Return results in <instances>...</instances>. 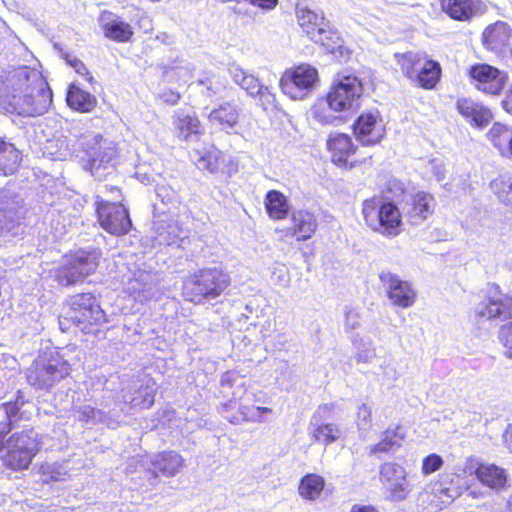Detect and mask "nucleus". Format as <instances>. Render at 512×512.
<instances>
[{
    "label": "nucleus",
    "mask_w": 512,
    "mask_h": 512,
    "mask_svg": "<svg viewBox=\"0 0 512 512\" xmlns=\"http://www.w3.org/2000/svg\"><path fill=\"white\" fill-rule=\"evenodd\" d=\"M105 321V312L96 297L91 293H81L69 298L59 324L62 330L68 328L66 322H71L84 333H94L96 331L94 327Z\"/></svg>",
    "instance_id": "f257e3e1"
},
{
    "label": "nucleus",
    "mask_w": 512,
    "mask_h": 512,
    "mask_svg": "<svg viewBox=\"0 0 512 512\" xmlns=\"http://www.w3.org/2000/svg\"><path fill=\"white\" fill-rule=\"evenodd\" d=\"M71 371V365L57 351L44 352L32 362L26 371L29 385L38 390L50 391L57 383L65 379Z\"/></svg>",
    "instance_id": "f03ea898"
},
{
    "label": "nucleus",
    "mask_w": 512,
    "mask_h": 512,
    "mask_svg": "<svg viewBox=\"0 0 512 512\" xmlns=\"http://www.w3.org/2000/svg\"><path fill=\"white\" fill-rule=\"evenodd\" d=\"M231 278L222 269L206 268L188 277L183 285L185 298L194 303L214 300L230 286Z\"/></svg>",
    "instance_id": "7ed1b4c3"
},
{
    "label": "nucleus",
    "mask_w": 512,
    "mask_h": 512,
    "mask_svg": "<svg viewBox=\"0 0 512 512\" xmlns=\"http://www.w3.org/2000/svg\"><path fill=\"white\" fill-rule=\"evenodd\" d=\"M78 145L88 157L85 168L96 179L101 180L105 176V171L114 168L118 149L113 140L101 134L88 132L79 137Z\"/></svg>",
    "instance_id": "20e7f679"
},
{
    "label": "nucleus",
    "mask_w": 512,
    "mask_h": 512,
    "mask_svg": "<svg viewBox=\"0 0 512 512\" xmlns=\"http://www.w3.org/2000/svg\"><path fill=\"white\" fill-rule=\"evenodd\" d=\"M362 214L366 224L375 232L394 237L401 232V215L398 207L381 198H371L363 203Z\"/></svg>",
    "instance_id": "39448f33"
},
{
    "label": "nucleus",
    "mask_w": 512,
    "mask_h": 512,
    "mask_svg": "<svg viewBox=\"0 0 512 512\" xmlns=\"http://www.w3.org/2000/svg\"><path fill=\"white\" fill-rule=\"evenodd\" d=\"M23 200L8 191H0V245L13 242L25 230Z\"/></svg>",
    "instance_id": "423d86ee"
},
{
    "label": "nucleus",
    "mask_w": 512,
    "mask_h": 512,
    "mask_svg": "<svg viewBox=\"0 0 512 512\" xmlns=\"http://www.w3.org/2000/svg\"><path fill=\"white\" fill-rule=\"evenodd\" d=\"M52 103V91L45 81V86H32L28 91L10 95L7 101L1 102L5 108L24 117H36L44 114Z\"/></svg>",
    "instance_id": "0eeeda50"
},
{
    "label": "nucleus",
    "mask_w": 512,
    "mask_h": 512,
    "mask_svg": "<svg viewBox=\"0 0 512 512\" xmlns=\"http://www.w3.org/2000/svg\"><path fill=\"white\" fill-rule=\"evenodd\" d=\"M101 251L99 249L80 250L57 271V280L63 286H70L83 281L94 273L99 265Z\"/></svg>",
    "instance_id": "6e6552de"
},
{
    "label": "nucleus",
    "mask_w": 512,
    "mask_h": 512,
    "mask_svg": "<svg viewBox=\"0 0 512 512\" xmlns=\"http://www.w3.org/2000/svg\"><path fill=\"white\" fill-rule=\"evenodd\" d=\"M318 84V72L309 64H301L285 71L280 80L283 93L293 100H303Z\"/></svg>",
    "instance_id": "1a4fd4ad"
},
{
    "label": "nucleus",
    "mask_w": 512,
    "mask_h": 512,
    "mask_svg": "<svg viewBox=\"0 0 512 512\" xmlns=\"http://www.w3.org/2000/svg\"><path fill=\"white\" fill-rule=\"evenodd\" d=\"M122 282L125 291L140 303L152 300L160 291L158 275L137 264H133V267L127 266Z\"/></svg>",
    "instance_id": "9d476101"
},
{
    "label": "nucleus",
    "mask_w": 512,
    "mask_h": 512,
    "mask_svg": "<svg viewBox=\"0 0 512 512\" xmlns=\"http://www.w3.org/2000/svg\"><path fill=\"white\" fill-rule=\"evenodd\" d=\"M95 205L99 223L106 232L121 236L130 231L132 223L124 205L104 200L100 196L96 197Z\"/></svg>",
    "instance_id": "9b49d317"
},
{
    "label": "nucleus",
    "mask_w": 512,
    "mask_h": 512,
    "mask_svg": "<svg viewBox=\"0 0 512 512\" xmlns=\"http://www.w3.org/2000/svg\"><path fill=\"white\" fill-rule=\"evenodd\" d=\"M0 78V102L7 101L10 95L28 91L32 86H45V79L41 73L27 66L5 71Z\"/></svg>",
    "instance_id": "f8f14e48"
},
{
    "label": "nucleus",
    "mask_w": 512,
    "mask_h": 512,
    "mask_svg": "<svg viewBox=\"0 0 512 512\" xmlns=\"http://www.w3.org/2000/svg\"><path fill=\"white\" fill-rule=\"evenodd\" d=\"M363 94L361 81L355 75H338V79L327 94L333 107L346 112L359 105V99Z\"/></svg>",
    "instance_id": "ddd939ff"
},
{
    "label": "nucleus",
    "mask_w": 512,
    "mask_h": 512,
    "mask_svg": "<svg viewBox=\"0 0 512 512\" xmlns=\"http://www.w3.org/2000/svg\"><path fill=\"white\" fill-rule=\"evenodd\" d=\"M468 73L474 86L489 95H499L508 80L505 72L484 63L471 66Z\"/></svg>",
    "instance_id": "4468645a"
},
{
    "label": "nucleus",
    "mask_w": 512,
    "mask_h": 512,
    "mask_svg": "<svg viewBox=\"0 0 512 512\" xmlns=\"http://www.w3.org/2000/svg\"><path fill=\"white\" fill-rule=\"evenodd\" d=\"M474 315L479 321L509 319L512 315V297L495 290L475 306Z\"/></svg>",
    "instance_id": "2eb2a0df"
},
{
    "label": "nucleus",
    "mask_w": 512,
    "mask_h": 512,
    "mask_svg": "<svg viewBox=\"0 0 512 512\" xmlns=\"http://www.w3.org/2000/svg\"><path fill=\"white\" fill-rule=\"evenodd\" d=\"M156 382L152 378L133 379L122 389V400L131 408L147 409L154 403Z\"/></svg>",
    "instance_id": "dca6fc26"
},
{
    "label": "nucleus",
    "mask_w": 512,
    "mask_h": 512,
    "mask_svg": "<svg viewBox=\"0 0 512 512\" xmlns=\"http://www.w3.org/2000/svg\"><path fill=\"white\" fill-rule=\"evenodd\" d=\"M151 467L145 471V476L151 486L158 483L159 475L173 477L181 471L184 459L175 451H164L155 455L150 462Z\"/></svg>",
    "instance_id": "f3484780"
},
{
    "label": "nucleus",
    "mask_w": 512,
    "mask_h": 512,
    "mask_svg": "<svg viewBox=\"0 0 512 512\" xmlns=\"http://www.w3.org/2000/svg\"><path fill=\"white\" fill-rule=\"evenodd\" d=\"M379 278L387 289L388 298L394 305L403 308L413 305L415 292L407 281H403L397 275L387 271L381 272Z\"/></svg>",
    "instance_id": "a211bd4d"
},
{
    "label": "nucleus",
    "mask_w": 512,
    "mask_h": 512,
    "mask_svg": "<svg viewBox=\"0 0 512 512\" xmlns=\"http://www.w3.org/2000/svg\"><path fill=\"white\" fill-rule=\"evenodd\" d=\"M240 111L236 103L223 102L207 114L208 124L211 129L231 134L238 124Z\"/></svg>",
    "instance_id": "6ab92c4d"
},
{
    "label": "nucleus",
    "mask_w": 512,
    "mask_h": 512,
    "mask_svg": "<svg viewBox=\"0 0 512 512\" xmlns=\"http://www.w3.org/2000/svg\"><path fill=\"white\" fill-rule=\"evenodd\" d=\"M356 139L363 146H373L384 137V128L378 123V115L374 113L361 114L353 124Z\"/></svg>",
    "instance_id": "aec40b11"
},
{
    "label": "nucleus",
    "mask_w": 512,
    "mask_h": 512,
    "mask_svg": "<svg viewBox=\"0 0 512 512\" xmlns=\"http://www.w3.org/2000/svg\"><path fill=\"white\" fill-rule=\"evenodd\" d=\"M436 200L425 191L415 193L405 207V215L412 225H420L434 212Z\"/></svg>",
    "instance_id": "412c9836"
},
{
    "label": "nucleus",
    "mask_w": 512,
    "mask_h": 512,
    "mask_svg": "<svg viewBox=\"0 0 512 512\" xmlns=\"http://www.w3.org/2000/svg\"><path fill=\"white\" fill-rule=\"evenodd\" d=\"M229 75L233 82L251 97L267 98V101L274 99V95L270 92L267 86H264L261 81L253 74L244 70L238 65H231L229 67Z\"/></svg>",
    "instance_id": "4be33fe9"
},
{
    "label": "nucleus",
    "mask_w": 512,
    "mask_h": 512,
    "mask_svg": "<svg viewBox=\"0 0 512 512\" xmlns=\"http://www.w3.org/2000/svg\"><path fill=\"white\" fill-rule=\"evenodd\" d=\"M512 29L508 23L497 21L485 28L482 33L484 46L495 53H500L509 45Z\"/></svg>",
    "instance_id": "5701e85b"
},
{
    "label": "nucleus",
    "mask_w": 512,
    "mask_h": 512,
    "mask_svg": "<svg viewBox=\"0 0 512 512\" xmlns=\"http://www.w3.org/2000/svg\"><path fill=\"white\" fill-rule=\"evenodd\" d=\"M173 125L179 138L188 141L202 132L201 122L191 108H180L174 112Z\"/></svg>",
    "instance_id": "b1692460"
},
{
    "label": "nucleus",
    "mask_w": 512,
    "mask_h": 512,
    "mask_svg": "<svg viewBox=\"0 0 512 512\" xmlns=\"http://www.w3.org/2000/svg\"><path fill=\"white\" fill-rule=\"evenodd\" d=\"M458 112L472 125L482 128L492 119V112L471 98H460L456 103Z\"/></svg>",
    "instance_id": "393cba45"
},
{
    "label": "nucleus",
    "mask_w": 512,
    "mask_h": 512,
    "mask_svg": "<svg viewBox=\"0 0 512 512\" xmlns=\"http://www.w3.org/2000/svg\"><path fill=\"white\" fill-rule=\"evenodd\" d=\"M99 24L105 37L116 42H128L133 36L130 24L122 21L111 12H104L99 18Z\"/></svg>",
    "instance_id": "a878e982"
},
{
    "label": "nucleus",
    "mask_w": 512,
    "mask_h": 512,
    "mask_svg": "<svg viewBox=\"0 0 512 512\" xmlns=\"http://www.w3.org/2000/svg\"><path fill=\"white\" fill-rule=\"evenodd\" d=\"M442 11L455 21H469L479 11L480 0H440Z\"/></svg>",
    "instance_id": "bb28decb"
},
{
    "label": "nucleus",
    "mask_w": 512,
    "mask_h": 512,
    "mask_svg": "<svg viewBox=\"0 0 512 512\" xmlns=\"http://www.w3.org/2000/svg\"><path fill=\"white\" fill-rule=\"evenodd\" d=\"M313 119L323 126H339L347 121V117L339 108L331 105L330 99L326 96L320 99L311 109Z\"/></svg>",
    "instance_id": "cd10ccee"
},
{
    "label": "nucleus",
    "mask_w": 512,
    "mask_h": 512,
    "mask_svg": "<svg viewBox=\"0 0 512 512\" xmlns=\"http://www.w3.org/2000/svg\"><path fill=\"white\" fill-rule=\"evenodd\" d=\"M186 237V230L177 220L167 219L155 223V241L158 245H173Z\"/></svg>",
    "instance_id": "c85d7f7f"
},
{
    "label": "nucleus",
    "mask_w": 512,
    "mask_h": 512,
    "mask_svg": "<svg viewBox=\"0 0 512 512\" xmlns=\"http://www.w3.org/2000/svg\"><path fill=\"white\" fill-rule=\"evenodd\" d=\"M327 147L332 154V161L338 165H346L348 159L356 153L357 147L347 134H336L327 141Z\"/></svg>",
    "instance_id": "c756f323"
},
{
    "label": "nucleus",
    "mask_w": 512,
    "mask_h": 512,
    "mask_svg": "<svg viewBox=\"0 0 512 512\" xmlns=\"http://www.w3.org/2000/svg\"><path fill=\"white\" fill-rule=\"evenodd\" d=\"M292 223V235L296 236L298 241L310 239L318 227L315 215L307 210H298L293 212Z\"/></svg>",
    "instance_id": "7c9ffc66"
},
{
    "label": "nucleus",
    "mask_w": 512,
    "mask_h": 512,
    "mask_svg": "<svg viewBox=\"0 0 512 512\" xmlns=\"http://www.w3.org/2000/svg\"><path fill=\"white\" fill-rule=\"evenodd\" d=\"M488 139L499 153L512 160V128L496 122L487 133Z\"/></svg>",
    "instance_id": "2f4dec72"
},
{
    "label": "nucleus",
    "mask_w": 512,
    "mask_h": 512,
    "mask_svg": "<svg viewBox=\"0 0 512 512\" xmlns=\"http://www.w3.org/2000/svg\"><path fill=\"white\" fill-rule=\"evenodd\" d=\"M476 476L481 483L495 490L504 489L507 486L505 470L494 464L479 465Z\"/></svg>",
    "instance_id": "473e14b6"
},
{
    "label": "nucleus",
    "mask_w": 512,
    "mask_h": 512,
    "mask_svg": "<svg viewBox=\"0 0 512 512\" xmlns=\"http://www.w3.org/2000/svg\"><path fill=\"white\" fill-rule=\"evenodd\" d=\"M296 16L299 25L303 31L312 40L314 36L318 35L319 28L327 27L328 21L322 15L308 9L307 7L296 8Z\"/></svg>",
    "instance_id": "72a5a7b5"
},
{
    "label": "nucleus",
    "mask_w": 512,
    "mask_h": 512,
    "mask_svg": "<svg viewBox=\"0 0 512 512\" xmlns=\"http://www.w3.org/2000/svg\"><path fill=\"white\" fill-rule=\"evenodd\" d=\"M459 477L455 475H442L440 480L433 484V491H436L443 503L449 504L462 494V487L459 485Z\"/></svg>",
    "instance_id": "f704fd0d"
},
{
    "label": "nucleus",
    "mask_w": 512,
    "mask_h": 512,
    "mask_svg": "<svg viewBox=\"0 0 512 512\" xmlns=\"http://www.w3.org/2000/svg\"><path fill=\"white\" fill-rule=\"evenodd\" d=\"M21 159V152L14 144L0 138V174H13L17 170Z\"/></svg>",
    "instance_id": "c9c22d12"
},
{
    "label": "nucleus",
    "mask_w": 512,
    "mask_h": 512,
    "mask_svg": "<svg viewBox=\"0 0 512 512\" xmlns=\"http://www.w3.org/2000/svg\"><path fill=\"white\" fill-rule=\"evenodd\" d=\"M68 105L81 112H90L96 106L97 100L90 93L71 85L67 93Z\"/></svg>",
    "instance_id": "e433bc0d"
},
{
    "label": "nucleus",
    "mask_w": 512,
    "mask_h": 512,
    "mask_svg": "<svg viewBox=\"0 0 512 512\" xmlns=\"http://www.w3.org/2000/svg\"><path fill=\"white\" fill-rule=\"evenodd\" d=\"M440 74L441 67L439 63L425 58L414 79H417L421 87L425 89H432L439 81Z\"/></svg>",
    "instance_id": "4c0bfd02"
},
{
    "label": "nucleus",
    "mask_w": 512,
    "mask_h": 512,
    "mask_svg": "<svg viewBox=\"0 0 512 512\" xmlns=\"http://www.w3.org/2000/svg\"><path fill=\"white\" fill-rule=\"evenodd\" d=\"M7 443L11 444L12 447L24 450L33 455H36L40 445L38 433L32 428L13 434Z\"/></svg>",
    "instance_id": "58836bf2"
},
{
    "label": "nucleus",
    "mask_w": 512,
    "mask_h": 512,
    "mask_svg": "<svg viewBox=\"0 0 512 512\" xmlns=\"http://www.w3.org/2000/svg\"><path fill=\"white\" fill-rule=\"evenodd\" d=\"M319 29L318 35L314 36L312 41L322 45L327 52L331 54H336L337 52L342 54L343 40L339 36L338 32L330 27L329 22L327 23V27Z\"/></svg>",
    "instance_id": "ea45409f"
},
{
    "label": "nucleus",
    "mask_w": 512,
    "mask_h": 512,
    "mask_svg": "<svg viewBox=\"0 0 512 512\" xmlns=\"http://www.w3.org/2000/svg\"><path fill=\"white\" fill-rule=\"evenodd\" d=\"M310 429L313 441L325 446L337 441L341 435L339 426L334 423L317 424L311 421Z\"/></svg>",
    "instance_id": "a19ab883"
},
{
    "label": "nucleus",
    "mask_w": 512,
    "mask_h": 512,
    "mask_svg": "<svg viewBox=\"0 0 512 512\" xmlns=\"http://www.w3.org/2000/svg\"><path fill=\"white\" fill-rule=\"evenodd\" d=\"M324 485L325 481L322 476L310 473L300 480L298 491L303 498L314 501L321 495Z\"/></svg>",
    "instance_id": "79ce46f5"
},
{
    "label": "nucleus",
    "mask_w": 512,
    "mask_h": 512,
    "mask_svg": "<svg viewBox=\"0 0 512 512\" xmlns=\"http://www.w3.org/2000/svg\"><path fill=\"white\" fill-rule=\"evenodd\" d=\"M74 413L77 420L86 425L93 426L99 423L111 425L109 414L90 405L79 406L75 408Z\"/></svg>",
    "instance_id": "37998d69"
},
{
    "label": "nucleus",
    "mask_w": 512,
    "mask_h": 512,
    "mask_svg": "<svg viewBox=\"0 0 512 512\" xmlns=\"http://www.w3.org/2000/svg\"><path fill=\"white\" fill-rule=\"evenodd\" d=\"M265 206L269 216L273 219H283L288 214L287 200L279 191L271 190L267 193Z\"/></svg>",
    "instance_id": "c03bdc74"
},
{
    "label": "nucleus",
    "mask_w": 512,
    "mask_h": 512,
    "mask_svg": "<svg viewBox=\"0 0 512 512\" xmlns=\"http://www.w3.org/2000/svg\"><path fill=\"white\" fill-rule=\"evenodd\" d=\"M8 452L4 458L5 465L13 470L27 469L35 455L12 447L7 443Z\"/></svg>",
    "instance_id": "a18cd8bd"
},
{
    "label": "nucleus",
    "mask_w": 512,
    "mask_h": 512,
    "mask_svg": "<svg viewBox=\"0 0 512 512\" xmlns=\"http://www.w3.org/2000/svg\"><path fill=\"white\" fill-rule=\"evenodd\" d=\"M445 505L440 495L433 491V485L420 492L417 497V508L420 512H438Z\"/></svg>",
    "instance_id": "49530a36"
},
{
    "label": "nucleus",
    "mask_w": 512,
    "mask_h": 512,
    "mask_svg": "<svg viewBox=\"0 0 512 512\" xmlns=\"http://www.w3.org/2000/svg\"><path fill=\"white\" fill-rule=\"evenodd\" d=\"M352 344L356 349L355 359L357 363H371L376 357L373 342L370 339H364L359 334L352 338Z\"/></svg>",
    "instance_id": "de8ad7c7"
},
{
    "label": "nucleus",
    "mask_w": 512,
    "mask_h": 512,
    "mask_svg": "<svg viewBox=\"0 0 512 512\" xmlns=\"http://www.w3.org/2000/svg\"><path fill=\"white\" fill-rule=\"evenodd\" d=\"M402 439L403 436L398 432V430H386L382 434L381 441L370 447V454L393 451L401 446Z\"/></svg>",
    "instance_id": "09e8293b"
},
{
    "label": "nucleus",
    "mask_w": 512,
    "mask_h": 512,
    "mask_svg": "<svg viewBox=\"0 0 512 512\" xmlns=\"http://www.w3.org/2000/svg\"><path fill=\"white\" fill-rule=\"evenodd\" d=\"M425 57L419 53L407 52L402 54L398 60L402 72L410 79H414Z\"/></svg>",
    "instance_id": "8fccbe9b"
},
{
    "label": "nucleus",
    "mask_w": 512,
    "mask_h": 512,
    "mask_svg": "<svg viewBox=\"0 0 512 512\" xmlns=\"http://www.w3.org/2000/svg\"><path fill=\"white\" fill-rule=\"evenodd\" d=\"M490 186L502 203L512 207V178L501 176L494 179Z\"/></svg>",
    "instance_id": "3c124183"
},
{
    "label": "nucleus",
    "mask_w": 512,
    "mask_h": 512,
    "mask_svg": "<svg viewBox=\"0 0 512 512\" xmlns=\"http://www.w3.org/2000/svg\"><path fill=\"white\" fill-rule=\"evenodd\" d=\"M198 85L201 86L200 92L210 99L221 97L226 89L224 82L217 76L198 80Z\"/></svg>",
    "instance_id": "603ef678"
},
{
    "label": "nucleus",
    "mask_w": 512,
    "mask_h": 512,
    "mask_svg": "<svg viewBox=\"0 0 512 512\" xmlns=\"http://www.w3.org/2000/svg\"><path fill=\"white\" fill-rule=\"evenodd\" d=\"M404 477H406V471L397 463L387 462L380 467V480L386 485L401 480Z\"/></svg>",
    "instance_id": "864d4df0"
},
{
    "label": "nucleus",
    "mask_w": 512,
    "mask_h": 512,
    "mask_svg": "<svg viewBox=\"0 0 512 512\" xmlns=\"http://www.w3.org/2000/svg\"><path fill=\"white\" fill-rule=\"evenodd\" d=\"M220 151L217 149L206 150L196 159V165L200 170L211 173L218 170L220 165Z\"/></svg>",
    "instance_id": "5fc2aeb1"
},
{
    "label": "nucleus",
    "mask_w": 512,
    "mask_h": 512,
    "mask_svg": "<svg viewBox=\"0 0 512 512\" xmlns=\"http://www.w3.org/2000/svg\"><path fill=\"white\" fill-rule=\"evenodd\" d=\"M387 486L390 491V497L394 501H402L406 499L411 491L409 482L407 481L406 477L396 482L390 483Z\"/></svg>",
    "instance_id": "6e6d98bb"
},
{
    "label": "nucleus",
    "mask_w": 512,
    "mask_h": 512,
    "mask_svg": "<svg viewBox=\"0 0 512 512\" xmlns=\"http://www.w3.org/2000/svg\"><path fill=\"white\" fill-rule=\"evenodd\" d=\"M498 339L504 347V355L512 359V322L504 324L499 328Z\"/></svg>",
    "instance_id": "4d7b16f0"
},
{
    "label": "nucleus",
    "mask_w": 512,
    "mask_h": 512,
    "mask_svg": "<svg viewBox=\"0 0 512 512\" xmlns=\"http://www.w3.org/2000/svg\"><path fill=\"white\" fill-rule=\"evenodd\" d=\"M356 423L360 431H367L369 428H371L372 411L371 408L366 404H361L358 407Z\"/></svg>",
    "instance_id": "13d9d810"
},
{
    "label": "nucleus",
    "mask_w": 512,
    "mask_h": 512,
    "mask_svg": "<svg viewBox=\"0 0 512 512\" xmlns=\"http://www.w3.org/2000/svg\"><path fill=\"white\" fill-rule=\"evenodd\" d=\"M156 196L166 206H174L178 203V195L175 190L166 185L156 187Z\"/></svg>",
    "instance_id": "bf43d9fd"
},
{
    "label": "nucleus",
    "mask_w": 512,
    "mask_h": 512,
    "mask_svg": "<svg viewBox=\"0 0 512 512\" xmlns=\"http://www.w3.org/2000/svg\"><path fill=\"white\" fill-rule=\"evenodd\" d=\"M443 465V459L438 454H430L425 457L422 461V473L424 475H430L438 471Z\"/></svg>",
    "instance_id": "052dcab7"
},
{
    "label": "nucleus",
    "mask_w": 512,
    "mask_h": 512,
    "mask_svg": "<svg viewBox=\"0 0 512 512\" xmlns=\"http://www.w3.org/2000/svg\"><path fill=\"white\" fill-rule=\"evenodd\" d=\"M272 279L282 287H286L290 283V276L284 265L275 267L272 272Z\"/></svg>",
    "instance_id": "680f3d73"
},
{
    "label": "nucleus",
    "mask_w": 512,
    "mask_h": 512,
    "mask_svg": "<svg viewBox=\"0 0 512 512\" xmlns=\"http://www.w3.org/2000/svg\"><path fill=\"white\" fill-rule=\"evenodd\" d=\"M360 313L356 309L346 311L345 315V329L355 330L360 326Z\"/></svg>",
    "instance_id": "e2e57ef3"
},
{
    "label": "nucleus",
    "mask_w": 512,
    "mask_h": 512,
    "mask_svg": "<svg viewBox=\"0 0 512 512\" xmlns=\"http://www.w3.org/2000/svg\"><path fill=\"white\" fill-rule=\"evenodd\" d=\"M428 168L437 181H442L445 178V168L442 160L437 158L431 159L428 163Z\"/></svg>",
    "instance_id": "0e129e2a"
},
{
    "label": "nucleus",
    "mask_w": 512,
    "mask_h": 512,
    "mask_svg": "<svg viewBox=\"0 0 512 512\" xmlns=\"http://www.w3.org/2000/svg\"><path fill=\"white\" fill-rule=\"evenodd\" d=\"M380 369L382 370V374L385 378L391 381H395L399 377V373L397 370L392 366L390 359H385L380 364Z\"/></svg>",
    "instance_id": "69168bd1"
},
{
    "label": "nucleus",
    "mask_w": 512,
    "mask_h": 512,
    "mask_svg": "<svg viewBox=\"0 0 512 512\" xmlns=\"http://www.w3.org/2000/svg\"><path fill=\"white\" fill-rule=\"evenodd\" d=\"M53 47L59 53V56L72 68L76 66V63H80L81 60L67 52L60 43H54Z\"/></svg>",
    "instance_id": "338daca9"
},
{
    "label": "nucleus",
    "mask_w": 512,
    "mask_h": 512,
    "mask_svg": "<svg viewBox=\"0 0 512 512\" xmlns=\"http://www.w3.org/2000/svg\"><path fill=\"white\" fill-rule=\"evenodd\" d=\"M1 407L4 410L7 419L10 421H15L17 419V416L21 409V407L15 401L3 403Z\"/></svg>",
    "instance_id": "774afa93"
}]
</instances>
